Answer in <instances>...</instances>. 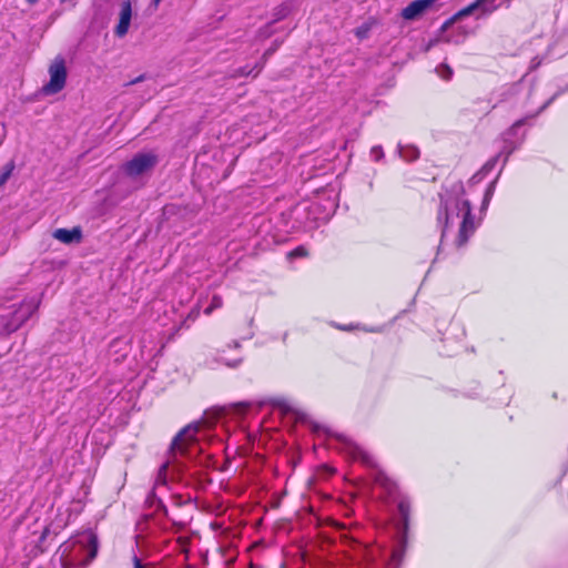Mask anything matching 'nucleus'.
Returning <instances> with one entry per match:
<instances>
[{"mask_svg": "<svg viewBox=\"0 0 568 568\" xmlns=\"http://www.w3.org/2000/svg\"><path fill=\"white\" fill-rule=\"evenodd\" d=\"M29 4H34L38 0H26Z\"/></svg>", "mask_w": 568, "mask_h": 568, "instance_id": "32", "label": "nucleus"}, {"mask_svg": "<svg viewBox=\"0 0 568 568\" xmlns=\"http://www.w3.org/2000/svg\"><path fill=\"white\" fill-rule=\"evenodd\" d=\"M250 73H251V71H247V72L244 70L241 71V75H250Z\"/></svg>", "mask_w": 568, "mask_h": 568, "instance_id": "31", "label": "nucleus"}, {"mask_svg": "<svg viewBox=\"0 0 568 568\" xmlns=\"http://www.w3.org/2000/svg\"><path fill=\"white\" fill-rule=\"evenodd\" d=\"M201 426V423L187 425L175 436L171 445L173 457L178 455H192L193 448L196 447V435Z\"/></svg>", "mask_w": 568, "mask_h": 568, "instance_id": "4", "label": "nucleus"}, {"mask_svg": "<svg viewBox=\"0 0 568 568\" xmlns=\"http://www.w3.org/2000/svg\"><path fill=\"white\" fill-rule=\"evenodd\" d=\"M234 347H240V344L237 342H234Z\"/></svg>", "mask_w": 568, "mask_h": 568, "instance_id": "33", "label": "nucleus"}, {"mask_svg": "<svg viewBox=\"0 0 568 568\" xmlns=\"http://www.w3.org/2000/svg\"><path fill=\"white\" fill-rule=\"evenodd\" d=\"M52 236L64 244H70L73 242H79L81 240L82 233L79 227H73L72 230L57 229Z\"/></svg>", "mask_w": 568, "mask_h": 568, "instance_id": "13", "label": "nucleus"}, {"mask_svg": "<svg viewBox=\"0 0 568 568\" xmlns=\"http://www.w3.org/2000/svg\"><path fill=\"white\" fill-rule=\"evenodd\" d=\"M74 545L79 546L81 552H85V558L81 559L79 562H74L73 558L67 555V551L70 550V546L64 544L61 547L64 568H85L98 554V537L92 531H85L79 535L72 546Z\"/></svg>", "mask_w": 568, "mask_h": 568, "instance_id": "3", "label": "nucleus"}, {"mask_svg": "<svg viewBox=\"0 0 568 568\" xmlns=\"http://www.w3.org/2000/svg\"><path fill=\"white\" fill-rule=\"evenodd\" d=\"M495 185H496V180H494L491 183H489L486 192H485V196H484V201H483V207L486 209L489 204V201L494 194V191H495Z\"/></svg>", "mask_w": 568, "mask_h": 568, "instance_id": "20", "label": "nucleus"}, {"mask_svg": "<svg viewBox=\"0 0 568 568\" xmlns=\"http://www.w3.org/2000/svg\"><path fill=\"white\" fill-rule=\"evenodd\" d=\"M371 156L375 161H379L381 159H383L384 158L383 148L381 145L373 146L372 150H371Z\"/></svg>", "mask_w": 568, "mask_h": 568, "instance_id": "22", "label": "nucleus"}, {"mask_svg": "<svg viewBox=\"0 0 568 568\" xmlns=\"http://www.w3.org/2000/svg\"><path fill=\"white\" fill-rule=\"evenodd\" d=\"M39 302L34 298L24 300L19 305L12 304L1 310V333L16 332L37 311Z\"/></svg>", "mask_w": 568, "mask_h": 568, "instance_id": "2", "label": "nucleus"}, {"mask_svg": "<svg viewBox=\"0 0 568 568\" xmlns=\"http://www.w3.org/2000/svg\"><path fill=\"white\" fill-rule=\"evenodd\" d=\"M368 30H369V28L367 26H362L355 30V34L358 39H364V38H366Z\"/></svg>", "mask_w": 568, "mask_h": 568, "instance_id": "25", "label": "nucleus"}, {"mask_svg": "<svg viewBox=\"0 0 568 568\" xmlns=\"http://www.w3.org/2000/svg\"><path fill=\"white\" fill-rule=\"evenodd\" d=\"M223 305V300L220 295H213L210 305L204 310L205 315H211L212 312L216 308H221Z\"/></svg>", "mask_w": 568, "mask_h": 568, "instance_id": "18", "label": "nucleus"}, {"mask_svg": "<svg viewBox=\"0 0 568 568\" xmlns=\"http://www.w3.org/2000/svg\"><path fill=\"white\" fill-rule=\"evenodd\" d=\"M456 194H447L443 197V206L438 212V223L443 224L442 240L449 225L459 224L457 245L463 246L474 233L476 225L471 216L470 203L464 196L462 185H456Z\"/></svg>", "mask_w": 568, "mask_h": 568, "instance_id": "1", "label": "nucleus"}, {"mask_svg": "<svg viewBox=\"0 0 568 568\" xmlns=\"http://www.w3.org/2000/svg\"><path fill=\"white\" fill-rule=\"evenodd\" d=\"M143 79H144V75H140L136 79L132 80L129 84L138 83V82L142 81Z\"/></svg>", "mask_w": 568, "mask_h": 568, "instance_id": "27", "label": "nucleus"}, {"mask_svg": "<svg viewBox=\"0 0 568 568\" xmlns=\"http://www.w3.org/2000/svg\"><path fill=\"white\" fill-rule=\"evenodd\" d=\"M521 141H523V138L519 140V142L513 143V142H509L508 139L506 138L505 139L506 145L504 146V149L497 155H495L494 158L488 160L484 164L481 170L473 176V180H476V179L480 180L483 176L488 174L495 168V165L497 164L499 156L501 154H505V159H504V164H505L508 156L518 148V145L521 143Z\"/></svg>", "mask_w": 568, "mask_h": 568, "instance_id": "10", "label": "nucleus"}, {"mask_svg": "<svg viewBox=\"0 0 568 568\" xmlns=\"http://www.w3.org/2000/svg\"><path fill=\"white\" fill-rule=\"evenodd\" d=\"M526 118L525 119H520L518 121H516L511 128L506 132V136H510V135H515L517 133V130L523 126L525 123H526Z\"/></svg>", "mask_w": 568, "mask_h": 568, "instance_id": "21", "label": "nucleus"}, {"mask_svg": "<svg viewBox=\"0 0 568 568\" xmlns=\"http://www.w3.org/2000/svg\"><path fill=\"white\" fill-rule=\"evenodd\" d=\"M131 18H132L131 3H130V1H124L121 4L119 22L114 30V33L116 37L123 38L128 33L130 23H131Z\"/></svg>", "mask_w": 568, "mask_h": 568, "instance_id": "12", "label": "nucleus"}, {"mask_svg": "<svg viewBox=\"0 0 568 568\" xmlns=\"http://www.w3.org/2000/svg\"><path fill=\"white\" fill-rule=\"evenodd\" d=\"M219 361H220L221 363L225 364V365H226V366H229V367H237V366L241 364V362H242V359H241V358H235V359H233V361H226L223 356H221V357L219 358Z\"/></svg>", "mask_w": 568, "mask_h": 568, "instance_id": "24", "label": "nucleus"}, {"mask_svg": "<svg viewBox=\"0 0 568 568\" xmlns=\"http://www.w3.org/2000/svg\"><path fill=\"white\" fill-rule=\"evenodd\" d=\"M398 153L406 161H414L419 156V151L414 145H398Z\"/></svg>", "mask_w": 568, "mask_h": 568, "instance_id": "16", "label": "nucleus"}, {"mask_svg": "<svg viewBox=\"0 0 568 568\" xmlns=\"http://www.w3.org/2000/svg\"><path fill=\"white\" fill-rule=\"evenodd\" d=\"M156 162L158 158L155 154L151 152L139 153L123 165V170L129 176L136 178L151 170Z\"/></svg>", "mask_w": 568, "mask_h": 568, "instance_id": "7", "label": "nucleus"}, {"mask_svg": "<svg viewBox=\"0 0 568 568\" xmlns=\"http://www.w3.org/2000/svg\"><path fill=\"white\" fill-rule=\"evenodd\" d=\"M307 254L305 247L298 246L288 253V257H302Z\"/></svg>", "mask_w": 568, "mask_h": 568, "instance_id": "23", "label": "nucleus"}, {"mask_svg": "<svg viewBox=\"0 0 568 568\" xmlns=\"http://www.w3.org/2000/svg\"><path fill=\"white\" fill-rule=\"evenodd\" d=\"M436 72L444 80H449L452 78V75H453L452 68L449 65H447V64H444V63L440 64L439 67H437Z\"/></svg>", "mask_w": 568, "mask_h": 568, "instance_id": "19", "label": "nucleus"}, {"mask_svg": "<svg viewBox=\"0 0 568 568\" xmlns=\"http://www.w3.org/2000/svg\"><path fill=\"white\" fill-rule=\"evenodd\" d=\"M374 480L376 484L381 485L387 493H392L395 488V484L387 477V475L381 470L376 469L374 473Z\"/></svg>", "mask_w": 568, "mask_h": 568, "instance_id": "15", "label": "nucleus"}, {"mask_svg": "<svg viewBox=\"0 0 568 568\" xmlns=\"http://www.w3.org/2000/svg\"><path fill=\"white\" fill-rule=\"evenodd\" d=\"M50 80L42 87V93L45 95H52L65 87L67 82V67L65 61L62 57H57L49 67Z\"/></svg>", "mask_w": 568, "mask_h": 568, "instance_id": "5", "label": "nucleus"}, {"mask_svg": "<svg viewBox=\"0 0 568 568\" xmlns=\"http://www.w3.org/2000/svg\"><path fill=\"white\" fill-rule=\"evenodd\" d=\"M161 1H162V0H153V4H154V7L156 8V7L160 4V2H161Z\"/></svg>", "mask_w": 568, "mask_h": 568, "instance_id": "30", "label": "nucleus"}, {"mask_svg": "<svg viewBox=\"0 0 568 568\" xmlns=\"http://www.w3.org/2000/svg\"><path fill=\"white\" fill-rule=\"evenodd\" d=\"M275 49H276V48H274V49H272V50H267V51H265L264 57H266V55L271 54Z\"/></svg>", "mask_w": 568, "mask_h": 568, "instance_id": "29", "label": "nucleus"}, {"mask_svg": "<svg viewBox=\"0 0 568 568\" xmlns=\"http://www.w3.org/2000/svg\"><path fill=\"white\" fill-rule=\"evenodd\" d=\"M436 0H415L402 10V18L407 21H413L422 17L428 11Z\"/></svg>", "mask_w": 568, "mask_h": 568, "instance_id": "11", "label": "nucleus"}, {"mask_svg": "<svg viewBox=\"0 0 568 568\" xmlns=\"http://www.w3.org/2000/svg\"><path fill=\"white\" fill-rule=\"evenodd\" d=\"M342 442V449L353 459L361 460L368 467H375L373 456L366 452L363 447L357 445L353 439L346 436H339Z\"/></svg>", "mask_w": 568, "mask_h": 568, "instance_id": "8", "label": "nucleus"}, {"mask_svg": "<svg viewBox=\"0 0 568 568\" xmlns=\"http://www.w3.org/2000/svg\"><path fill=\"white\" fill-rule=\"evenodd\" d=\"M133 568H146L148 565H144L141 559L136 556L132 558Z\"/></svg>", "mask_w": 568, "mask_h": 568, "instance_id": "26", "label": "nucleus"}, {"mask_svg": "<svg viewBox=\"0 0 568 568\" xmlns=\"http://www.w3.org/2000/svg\"><path fill=\"white\" fill-rule=\"evenodd\" d=\"M500 6L499 0H476L464 9L459 10L455 16L454 20L473 14L479 11V17L493 13Z\"/></svg>", "mask_w": 568, "mask_h": 568, "instance_id": "9", "label": "nucleus"}, {"mask_svg": "<svg viewBox=\"0 0 568 568\" xmlns=\"http://www.w3.org/2000/svg\"><path fill=\"white\" fill-rule=\"evenodd\" d=\"M554 48V43L548 44L546 50L541 53H537L529 61L528 72H534L537 70L551 54Z\"/></svg>", "mask_w": 568, "mask_h": 568, "instance_id": "14", "label": "nucleus"}, {"mask_svg": "<svg viewBox=\"0 0 568 568\" xmlns=\"http://www.w3.org/2000/svg\"><path fill=\"white\" fill-rule=\"evenodd\" d=\"M13 170H14V163L12 161L6 164L2 173L0 174V187H2L7 183V181L10 179Z\"/></svg>", "mask_w": 568, "mask_h": 568, "instance_id": "17", "label": "nucleus"}, {"mask_svg": "<svg viewBox=\"0 0 568 568\" xmlns=\"http://www.w3.org/2000/svg\"><path fill=\"white\" fill-rule=\"evenodd\" d=\"M550 101L546 102L542 106H540V109L538 110V112L534 115L536 116L537 114H539L542 110H545L547 108V105L549 104Z\"/></svg>", "mask_w": 568, "mask_h": 568, "instance_id": "28", "label": "nucleus"}, {"mask_svg": "<svg viewBox=\"0 0 568 568\" xmlns=\"http://www.w3.org/2000/svg\"><path fill=\"white\" fill-rule=\"evenodd\" d=\"M397 509L402 517L400 530H402L403 536H402V540H400L402 546H400V548L395 549L393 551L392 559L389 562V566L395 565L396 566L395 568H397L399 566V564L402 562L404 552H405L406 534H407L408 525H409V510H410L409 500L406 497H402L398 500Z\"/></svg>", "mask_w": 568, "mask_h": 568, "instance_id": "6", "label": "nucleus"}]
</instances>
